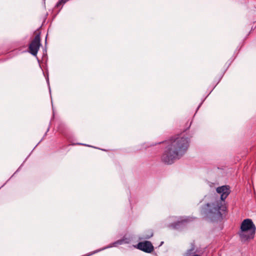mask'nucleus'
<instances>
[{"label": "nucleus", "mask_w": 256, "mask_h": 256, "mask_svg": "<svg viewBox=\"0 0 256 256\" xmlns=\"http://www.w3.org/2000/svg\"><path fill=\"white\" fill-rule=\"evenodd\" d=\"M256 227L252 220L250 218L244 220L240 225L238 234L242 242H244L254 238Z\"/></svg>", "instance_id": "7ed1b4c3"}, {"label": "nucleus", "mask_w": 256, "mask_h": 256, "mask_svg": "<svg viewBox=\"0 0 256 256\" xmlns=\"http://www.w3.org/2000/svg\"><path fill=\"white\" fill-rule=\"evenodd\" d=\"M40 34V32L38 33L29 45L28 52L34 56H36L40 47L41 46Z\"/></svg>", "instance_id": "20e7f679"}, {"label": "nucleus", "mask_w": 256, "mask_h": 256, "mask_svg": "<svg viewBox=\"0 0 256 256\" xmlns=\"http://www.w3.org/2000/svg\"><path fill=\"white\" fill-rule=\"evenodd\" d=\"M136 248L146 253H150L154 250V247L150 241L140 242L136 245Z\"/></svg>", "instance_id": "39448f33"}, {"label": "nucleus", "mask_w": 256, "mask_h": 256, "mask_svg": "<svg viewBox=\"0 0 256 256\" xmlns=\"http://www.w3.org/2000/svg\"><path fill=\"white\" fill-rule=\"evenodd\" d=\"M216 190L220 195V200L217 199L212 204L208 203L202 210V212L211 220L222 219L226 210L225 200L230 192V188L227 185L219 186Z\"/></svg>", "instance_id": "f257e3e1"}, {"label": "nucleus", "mask_w": 256, "mask_h": 256, "mask_svg": "<svg viewBox=\"0 0 256 256\" xmlns=\"http://www.w3.org/2000/svg\"><path fill=\"white\" fill-rule=\"evenodd\" d=\"M188 221V218H186V219L182 220L180 221H178L172 224H171V226L172 227L174 228H178V226L180 224H182L184 222H186Z\"/></svg>", "instance_id": "6e6552de"}, {"label": "nucleus", "mask_w": 256, "mask_h": 256, "mask_svg": "<svg viewBox=\"0 0 256 256\" xmlns=\"http://www.w3.org/2000/svg\"><path fill=\"white\" fill-rule=\"evenodd\" d=\"M190 140L186 137H176L170 140V144L168 146L162 156V160L165 164H170L176 160L180 159L186 152L189 146Z\"/></svg>", "instance_id": "f03ea898"}, {"label": "nucleus", "mask_w": 256, "mask_h": 256, "mask_svg": "<svg viewBox=\"0 0 256 256\" xmlns=\"http://www.w3.org/2000/svg\"><path fill=\"white\" fill-rule=\"evenodd\" d=\"M153 236V232H150L148 234H146L144 236V238L146 239H149Z\"/></svg>", "instance_id": "9d476101"}, {"label": "nucleus", "mask_w": 256, "mask_h": 256, "mask_svg": "<svg viewBox=\"0 0 256 256\" xmlns=\"http://www.w3.org/2000/svg\"><path fill=\"white\" fill-rule=\"evenodd\" d=\"M69 0H59V1L56 3V6L57 8L60 7L61 5H63L66 4Z\"/></svg>", "instance_id": "1a4fd4ad"}, {"label": "nucleus", "mask_w": 256, "mask_h": 256, "mask_svg": "<svg viewBox=\"0 0 256 256\" xmlns=\"http://www.w3.org/2000/svg\"><path fill=\"white\" fill-rule=\"evenodd\" d=\"M196 252L194 246H192L190 249L186 250L184 256H200V254H196Z\"/></svg>", "instance_id": "0eeeda50"}, {"label": "nucleus", "mask_w": 256, "mask_h": 256, "mask_svg": "<svg viewBox=\"0 0 256 256\" xmlns=\"http://www.w3.org/2000/svg\"><path fill=\"white\" fill-rule=\"evenodd\" d=\"M80 144V145H85L84 144Z\"/></svg>", "instance_id": "9b49d317"}, {"label": "nucleus", "mask_w": 256, "mask_h": 256, "mask_svg": "<svg viewBox=\"0 0 256 256\" xmlns=\"http://www.w3.org/2000/svg\"><path fill=\"white\" fill-rule=\"evenodd\" d=\"M124 240H125L124 238L112 242V244H110L108 246H107L104 247V248H102V250H105V249L108 248H110L112 246H118L121 245V244H123L124 243L128 242H125ZM100 250H97L94 253L100 252Z\"/></svg>", "instance_id": "423d86ee"}]
</instances>
